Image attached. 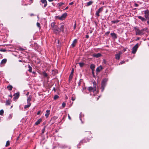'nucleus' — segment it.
<instances>
[{
	"instance_id": "dca6fc26",
	"label": "nucleus",
	"mask_w": 149,
	"mask_h": 149,
	"mask_svg": "<svg viewBox=\"0 0 149 149\" xmlns=\"http://www.w3.org/2000/svg\"><path fill=\"white\" fill-rule=\"evenodd\" d=\"M137 17L138 19H141V20L142 21V22H144L146 20V18H145L142 17L141 16H138Z\"/></svg>"
},
{
	"instance_id": "f3484780",
	"label": "nucleus",
	"mask_w": 149,
	"mask_h": 149,
	"mask_svg": "<svg viewBox=\"0 0 149 149\" xmlns=\"http://www.w3.org/2000/svg\"><path fill=\"white\" fill-rule=\"evenodd\" d=\"M77 43V40L75 39L73 41L72 43L71 44L72 46L74 47L75 46V44Z\"/></svg>"
},
{
	"instance_id": "a18cd8bd",
	"label": "nucleus",
	"mask_w": 149,
	"mask_h": 149,
	"mask_svg": "<svg viewBox=\"0 0 149 149\" xmlns=\"http://www.w3.org/2000/svg\"><path fill=\"white\" fill-rule=\"evenodd\" d=\"M68 119L69 120H71V118L70 117V116L69 114H68Z\"/></svg>"
},
{
	"instance_id": "49530a36",
	"label": "nucleus",
	"mask_w": 149,
	"mask_h": 149,
	"mask_svg": "<svg viewBox=\"0 0 149 149\" xmlns=\"http://www.w3.org/2000/svg\"><path fill=\"white\" fill-rule=\"evenodd\" d=\"M125 61H121V62H120V64H123L125 63Z\"/></svg>"
},
{
	"instance_id": "052dcab7",
	"label": "nucleus",
	"mask_w": 149,
	"mask_h": 149,
	"mask_svg": "<svg viewBox=\"0 0 149 149\" xmlns=\"http://www.w3.org/2000/svg\"><path fill=\"white\" fill-rule=\"evenodd\" d=\"M76 26V24H75V25L74 26V28L75 29Z\"/></svg>"
},
{
	"instance_id": "6e6552de",
	"label": "nucleus",
	"mask_w": 149,
	"mask_h": 149,
	"mask_svg": "<svg viewBox=\"0 0 149 149\" xmlns=\"http://www.w3.org/2000/svg\"><path fill=\"white\" fill-rule=\"evenodd\" d=\"M13 96H14L13 100H15L19 98V92H17L15 93Z\"/></svg>"
},
{
	"instance_id": "680f3d73",
	"label": "nucleus",
	"mask_w": 149,
	"mask_h": 149,
	"mask_svg": "<svg viewBox=\"0 0 149 149\" xmlns=\"http://www.w3.org/2000/svg\"><path fill=\"white\" fill-rule=\"evenodd\" d=\"M19 62H22V60H19Z\"/></svg>"
},
{
	"instance_id": "a19ab883",
	"label": "nucleus",
	"mask_w": 149,
	"mask_h": 149,
	"mask_svg": "<svg viewBox=\"0 0 149 149\" xmlns=\"http://www.w3.org/2000/svg\"><path fill=\"white\" fill-rule=\"evenodd\" d=\"M37 24V26L39 28H40V24L38 22H37V24Z\"/></svg>"
},
{
	"instance_id": "5701e85b",
	"label": "nucleus",
	"mask_w": 149,
	"mask_h": 149,
	"mask_svg": "<svg viewBox=\"0 0 149 149\" xmlns=\"http://www.w3.org/2000/svg\"><path fill=\"white\" fill-rule=\"evenodd\" d=\"M94 91H95L96 89V84L95 82H93Z\"/></svg>"
},
{
	"instance_id": "412c9836",
	"label": "nucleus",
	"mask_w": 149,
	"mask_h": 149,
	"mask_svg": "<svg viewBox=\"0 0 149 149\" xmlns=\"http://www.w3.org/2000/svg\"><path fill=\"white\" fill-rule=\"evenodd\" d=\"M46 113H45V116L46 118H47L50 114V110H47L46 111Z\"/></svg>"
},
{
	"instance_id": "b1692460",
	"label": "nucleus",
	"mask_w": 149,
	"mask_h": 149,
	"mask_svg": "<svg viewBox=\"0 0 149 149\" xmlns=\"http://www.w3.org/2000/svg\"><path fill=\"white\" fill-rule=\"evenodd\" d=\"M59 29H60V31H62L63 32L64 29V25H61L60 28Z\"/></svg>"
},
{
	"instance_id": "c9c22d12",
	"label": "nucleus",
	"mask_w": 149,
	"mask_h": 149,
	"mask_svg": "<svg viewBox=\"0 0 149 149\" xmlns=\"http://www.w3.org/2000/svg\"><path fill=\"white\" fill-rule=\"evenodd\" d=\"M10 145V141H7L6 145V146L7 147Z\"/></svg>"
},
{
	"instance_id": "72a5a7b5",
	"label": "nucleus",
	"mask_w": 149,
	"mask_h": 149,
	"mask_svg": "<svg viewBox=\"0 0 149 149\" xmlns=\"http://www.w3.org/2000/svg\"><path fill=\"white\" fill-rule=\"evenodd\" d=\"M12 116H13V115L12 114H10L9 116H8V119H11L12 117Z\"/></svg>"
},
{
	"instance_id": "f704fd0d",
	"label": "nucleus",
	"mask_w": 149,
	"mask_h": 149,
	"mask_svg": "<svg viewBox=\"0 0 149 149\" xmlns=\"http://www.w3.org/2000/svg\"><path fill=\"white\" fill-rule=\"evenodd\" d=\"M79 66L81 67H83L84 64V63H79Z\"/></svg>"
},
{
	"instance_id": "4c0bfd02",
	"label": "nucleus",
	"mask_w": 149,
	"mask_h": 149,
	"mask_svg": "<svg viewBox=\"0 0 149 149\" xmlns=\"http://www.w3.org/2000/svg\"><path fill=\"white\" fill-rule=\"evenodd\" d=\"M4 113V111L2 109L0 111V115H2Z\"/></svg>"
},
{
	"instance_id": "3c124183",
	"label": "nucleus",
	"mask_w": 149,
	"mask_h": 149,
	"mask_svg": "<svg viewBox=\"0 0 149 149\" xmlns=\"http://www.w3.org/2000/svg\"><path fill=\"white\" fill-rule=\"evenodd\" d=\"M92 70V73L93 75H94V71L95 70Z\"/></svg>"
},
{
	"instance_id": "603ef678",
	"label": "nucleus",
	"mask_w": 149,
	"mask_h": 149,
	"mask_svg": "<svg viewBox=\"0 0 149 149\" xmlns=\"http://www.w3.org/2000/svg\"><path fill=\"white\" fill-rule=\"evenodd\" d=\"M86 38H89V36H88V35H86Z\"/></svg>"
},
{
	"instance_id": "c756f323",
	"label": "nucleus",
	"mask_w": 149,
	"mask_h": 149,
	"mask_svg": "<svg viewBox=\"0 0 149 149\" xmlns=\"http://www.w3.org/2000/svg\"><path fill=\"white\" fill-rule=\"evenodd\" d=\"M31 97L30 96H29V97H28L27 99V101L28 103H30V102L31 100Z\"/></svg>"
},
{
	"instance_id": "1a4fd4ad",
	"label": "nucleus",
	"mask_w": 149,
	"mask_h": 149,
	"mask_svg": "<svg viewBox=\"0 0 149 149\" xmlns=\"http://www.w3.org/2000/svg\"><path fill=\"white\" fill-rule=\"evenodd\" d=\"M134 29L136 35H140V30L138 28L134 27Z\"/></svg>"
},
{
	"instance_id": "a878e982",
	"label": "nucleus",
	"mask_w": 149,
	"mask_h": 149,
	"mask_svg": "<svg viewBox=\"0 0 149 149\" xmlns=\"http://www.w3.org/2000/svg\"><path fill=\"white\" fill-rule=\"evenodd\" d=\"M93 3V1H90L86 3V6H88L91 5Z\"/></svg>"
},
{
	"instance_id": "13d9d810",
	"label": "nucleus",
	"mask_w": 149,
	"mask_h": 149,
	"mask_svg": "<svg viewBox=\"0 0 149 149\" xmlns=\"http://www.w3.org/2000/svg\"><path fill=\"white\" fill-rule=\"evenodd\" d=\"M29 92H28L27 93H26V95L28 96L29 95Z\"/></svg>"
},
{
	"instance_id": "473e14b6",
	"label": "nucleus",
	"mask_w": 149,
	"mask_h": 149,
	"mask_svg": "<svg viewBox=\"0 0 149 149\" xmlns=\"http://www.w3.org/2000/svg\"><path fill=\"white\" fill-rule=\"evenodd\" d=\"M10 101L9 100H7L6 101V105H10Z\"/></svg>"
},
{
	"instance_id": "423d86ee",
	"label": "nucleus",
	"mask_w": 149,
	"mask_h": 149,
	"mask_svg": "<svg viewBox=\"0 0 149 149\" xmlns=\"http://www.w3.org/2000/svg\"><path fill=\"white\" fill-rule=\"evenodd\" d=\"M52 29L55 33H57L60 32V29H59L58 27L56 25Z\"/></svg>"
},
{
	"instance_id": "393cba45",
	"label": "nucleus",
	"mask_w": 149,
	"mask_h": 149,
	"mask_svg": "<svg viewBox=\"0 0 149 149\" xmlns=\"http://www.w3.org/2000/svg\"><path fill=\"white\" fill-rule=\"evenodd\" d=\"M88 90L90 92L93 91L94 92L95 91H94V89L93 87H89L88 88Z\"/></svg>"
},
{
	"instance_id": "7ed1b4c3",
	"label": "nucleus",
	"mask_w": 149,
	"mask_h": 149,
	"mask_svg": "<svg viewBox=\"0 0 149 149\" xmlns=\"http://www.w3.org/2000/svg\"><path fill=\"white\" fill-rule=\"evenodd\" d=\"M67 15V14L66 13H64L61 16H58L56 17V18L60 20H63L64 19Z\"/></svg>"
},
{
	"instance_id": "f03ea898",
	"label": "nucleus",
	"mask_w": 149,
	"mask_h": 149,
	"mask_svg": "<svg viewBox=\"0 0 149 149\" xmlns=\"http://www.w3.org/2000/svg\"><path fill=\"white\" fill-rule=\"evenodd\" d=\"M104 7L102 6L99 8L97 10H96L95 14V16L98 17L100 16V14L101 13L103 10Z\"/></svg>"
},
{
	"instance_id": "8fccbe9b",
	"label": "nucleus",
	"mask_w": 149,
	"mask_h": 149,
	"mask_svg": "<svg viewBox=\"0 0 149 149\" xmlns=\"http://www.w3.org/2000/svg\"><path fill=\"white\" fill-rule=\"evenodd\" d=\"M44 75L45 77H47V74L46 73H44Z\"/></svg>"
},
{
	"instance_id": "0e129e2a",
	"label": "nucleus",
	"mask_w": 149,
	"mask_h": 149,
	"mask_svg": "<svg viewBox=\"0 0 149 149\" xmlns=\"http://www.w3.org/2000/svg\"><path fill=\"white\" fill-rule=\"evenodd\" d=\"M81 116H79V118H80V119L81 120V117H80Z\"/></svg>"
},
{
	"instance_id": "f257e3e1",
	"label": "nucleus",
	"mask_w": 149,
	"mask_h": 149,
	"mask_svg": "<svg viewBox=\"0 0 149 149\" xmlns=\"http://www.w3.org/2000/svg\"><path fill=\"white\" fill-rule=\"evenodd\" d=\"M108 81V79H103L102 82L101 87V89L102 92H103L104 88L107 84V82Z\"/></svg>"
},
{
	"instance_id": "9b49d317",
	"label": "nucleus",
	"mask_w": 149,
	"mask_h": 149,
	"mask_svg": "<svg viewBox=\"0 0 149 149\" xmlns=\"http://www.w3.org/2000/svg\"><path fill=\"white\" fill-rule=\"evenodd\" d=\"M102 56L101 54L100 53H98L97 54H93L92 56L94 57H95L96 58H98Z\"/></svg>"
},
{
	"instance_id": "5fc2aeb1",
	"label": "nucleus",
	"mask_w": 149,
	"mask_h": 149,
	"mask_svg": "<svg viewBox=\"0 0 149 149\" xmlns=\"http://www.w3.org/2000/svg\"><path fill=\"white\" fill-rule=\"evenodd\" d=\"M40 111H38L37 113V114L38 115L40 113Z\"/></svg>"
},
{
	"instance_id": "69168bd1",
	"label": "nucleus",
	"mask_w": 149,
	"mask_h": 149,
	"mask_svg": "<svg viewBox=\"0 0 149 149\" xmlns=\"http://www.w3.org/2000/svg\"><path fill=\"white\" fill-rule=\"evenodd\" d=\"M123 50H124V52H125V51H126V49H124Z\"/></svg>"
},
{
	"instance_id": "39448f33",
	"label": "nucleus",
	"mask_w": 149,
	"mask_h": 149,
	"mask_svg": "<svg viewBox=\"0 0 149 149\" xmlns=\"http://www.w3.org/2000/svg\"><path fill=\"white\" fill-rule=\"evenodd\" d=\"M144 17L146 19H149V10L147 9L144 11Z\"/></svg>"
},
{
	"instance_id": "bf43d9fd",
	"label": "nucleus",
	"mask_w": 149,
	"mask_h": 149,
	"mask_svg": "<svg viewBox=\"0 0 149 149\" xmlns=\"http://www.w3.org/2000/svg\"><path fill=\"white\" fill-rule=\"evenodd\" d=\"M48 0L49 2H50L52 1H53V0Z\"/></svg>"
},
{
	"instance_id": "aec40b11",
	"label": "nucleus",
	"mask_w": 149,
	"mask_h": 149,
	"mask_svg": "<svg viewBox=\"0 0 149 149\" xmlns=\"http://www.w3.org/2000/svg\"><path fill=\"white\" fill-rule=\"evenodd\" d=\"M42 120L41 118H40L38 119L35 123V125H37L39 124L40 122H42Z\"/></svg>"
},
{
	"instance_id": "58836bf2",
	"label": "nucleus",
	"mask_w": 149,
	"mask_h": 149,
	"mask_svg": "<svg viewBox=\"0 0 149 149\" xmlns=\"http://www.w3.org/2000/svg\"><path fill=\"white\" fill-rule=\"evenodd\" d=\"M58 98V96L57 95H56L54 96V100H56L57 98Z\"/></svg>"
},
{
	"instance_id": "bb28decb",
	"label": "nucleus",
	"mask_w": 149,
	"mask_h": 149,
	"mask_svg": "<svg viewBox=\"0 0 149 149\" xmlns=\"http://www.w3.org/2000/svg\"><path fill=\"white\" fill-rule=\"evenodd\" d=\"M28 67L29 68V69L28 70V71L30 72H32V68L30 66V65L29 64L28 65Z\"/></svg>"
},
{
	"instance_id": "cd10ccee",
	"label": "nucleus",
	"mask_w": 149,
	"mask_h": 149,
	"mask_svg": "<svg viewBox=\"0 0 149 149\" xmlns=\"http://www.w3.org/2000/svg\"><path fill=\"white\" fill-rule=\"evenodd\" d=\"M119 20H118V19H116V20H113V21H111V22L113 23H117L118 22H119Z\"/></svg>"
},
{
	"instance_id": "774afa93",
	"label": "nucleus",
	"mask_w": 149,
	"mask_h": 149,
	"mask_svg": "<svg viewBox=\"0 0 149 149\" xmlns=\"http://www.w3.org/2000/svg\"><path fill=\"white\" fill-rule=\"evenodd\" d=\"M33 15V14H31V16H32V15Z\"/></svg>"
},
{
	"instance_id": "9d476101",
	"label": "nucleus",
	"mask_w": 149,
	"mask_h": 149,
	"mask_svg": "<svg viewBox=\"0 0 149 149\" xmlns=\"http://www.w3.org/2000/svg\"><path fill=\"white\" fill-rule=\"evenodd\" d=\"M134 29L136 35H140V30L138 28L134 27Z\"/></svg>"
},
{
	"instance_id": "37998d69",
	"label": "nucleus",
	"mask_w": 149,
	"mask_h": 149,
	"mask_svg": "<svg viewBox=\"0 0 149 149\" xmlns=\"http://www.w3.org/2000/svg\"><path fill=\"white\" fill-rule=\"evenodd\" d=\"M0 51L3 52H5L6 51V50L5 49H0Z\"/></svg>"
},
{
	"instance_id": "ddd939ff",
	"label": "nucleus",
	"mask_w": 149,
	"mask_h": 149,
	"mask_svg": "<svg viewBox=\"0 0 149 149\" xmlns=\"http://www.w3.org/2000/svg\"><path fill=\"white\" fill-rule=\"evenodd\" d=\"M147 30V28H144L141 30H140V35H143L144 34V31H146Z\"/></svg>"
},
{
	"instance_id": "c03bdc74",
	"label": "nucleus",
	"mask_w": 149,
	"mask_h": 149,
	"mask_svg": "<svg viewBox=\"0 0 149 149\" xmlns=\"http://www.w3.org/2000/svg\"><path fill=\"white\" fill-rule=\"evenodd\" d=\"M45 128H43L42 130V134L44 133L45 131Z\"/></svg>"
},
{
	"instance_id": "6ab92c4d",
	"label": "nucleus",
	"mask_w": 149,
	"mask_h": 149,
	"mask_svg": "<svg viewBox=\"0 0 149 149\" xmlns=\"http://www.w3.org/2000/svg\"><path fill=\"white\" fill-rule=\"evenodd\" d=\"M88 140L87 139H83V140L82 141H80V143H79V144L78 145H77V147L78 148V146L80 145V144L81 143V142H88Z\"/></svg>"
},
{
	"instance_id": "a211bd4d",
	"label": "nucleus",
	"mask_w": 149,
	"mask_h": 149,
	"mask_svg": "<svg viewBox=\"0 0 149 149\" xmlns=\"http://www.w3.org/2000/svg\"><path fill=\"white\" fill-rule=\"evenodd\" d=\"M7 61V60L6 59H3L1 62V64L4 65L6 63Z\"/></svg>"
},
{
	"instance_id": "4be33fe9",
	"label": "nucleus",
	"mask_w": 149,
	"mask_h": 149,
	"mask_svg": "<svg viewBox=\"0 0 149 149\" xmlns=\"http://www.w3.org/2000/svg\"><path fill=\"white\" fill-rule=\"evenodd\" d=\"M90 67L92 70H95V65L94 64H92L91 65Z\"/></svg>"
},
{
	"instance_id": "e2e57ef3",
	"label": "nucleus",
	"mask_w": 149,
	"mask_h": 149,
	"mask_svg": "<svg viewBox=\"0 0 149 149\" xmlns=\"http://www.w3.org/2000/svg\"><path fill=\"white\" fill-rule=\"evenodd\" d=\"M88 133H89V134H91V132H88Z\"/></svg>"
},
{
	"instance_id": "4468645a",
	"label": "nucleus",
	"mask_w": 149,
	"mask_h": 149,
	"mask_svg": "<svg viewBox=\"0 0 149 149\" xmlns=\"http://www.w3.org/2000/svg\"><path fill=\"white\" fill-rule=\"evenodd\" d=\"M102 69L103 68L102 66L101 65H100L96 69V71L97 72H100Z\"/></svg>"
},
{
	"instance_id": "c85d7f7f",
	"label": "nucleus",
	"mask_w": 149,
	"mask_h": 149,
	"mask_svg": "<svg viewBox=\"0 0 149 149\" xmlns=\"http://www.w3.org/2000/svg\"><path fill=\"white\" fill-rule=\"evenodd\" d=\"M7 88L9 91H11L13 87L11 85H9L7 86Z\"/></svg>"
},
{
	"instance_id": "09e8293b",
	"label": "nucleus",
	"mask_w": 149,
	"mask_h": 149,
	"mask_svg": "<svg viewBox=\"0 0 149 149\" xmlns=\"http://www.w3.org/2000/svg\"><path fill=\"white\" fill-rule=\"evenodd\" d=\"M73 4H74L73 2H71V3H69V5H73Z\"/></svg>"
},
{
	"instance_id": "79ce46f5",
	"label": "nucleus",
	"mask_w": 149,
	"mask_h": 149,
	"mask_svg": "<svg viewBox=\"0 0 149 149\" xmlns=\"http://www.w3.org/2000/svg\"><path fill=\"white\" fill-rule=\"evenodd\" d=\"M75 99V97H74V96H72V100L74 101Z\"/></svg>"
},
{
	"instance_id": "338daca9",
	"label": "nucleus",
	"mask_w": 149,
	"mask_h": 149,
	"mask_svg": "<svg viewBox=\"0 0 149 149\" xmlns=\"http://www.w3.org/2000/svg\"><path fill=\"white\" fill-rule=\"evenodd\" d=\"M147 23L148 24H149V21H147Z\"/></svg>"
},
{
	"instance_id": "0eeeda50",
	"label": "nucleus",
	"mask_w": 149,
	"mask_h": 149,
	"mask_svg": "<svg viewBox=\"0 0 149 149\" xmlns=\"http://www.w3.org/2000/svg\"><path fill=\"white\" fill-rule=\"evenodd\" d=\"M122 53L121 51H119L118 53V54H115V58L117 60H119L120 59V56L121 54H122Z\"/></svg>"
},
{
	"instance_id": "de8ad7c7",
	"label": "nucleus",
	"mask_w": 149,
	"mask_h": 149,
	"mask_svg": "<svg viewBox=\"0 0 149 149\" xmlns=\"http://www.w3.org/2000/svg\"><path fill=\"white\" fill-rule=\"evenodd\" d=\"M134 6L135 7H138L139 6V5L137 3H135L134 4Z\"/></svg>"
},
{
	"instance_id": "2f4dec72",
	"label": "nucleus",
	"mask_w": 149,
	"mask_h": 149,
	"mask_svg": "<svg viewBox=\"0 0 149 149\" xmlns=\"http://www.w3.org/2000/svg\"><path fill=\"white\" fill-rule=\"evenodd\" d=\"M51 27L52 28V29L56 25H55V22H53L51 23Z\"/></svg>"
},
{
	"instance_id": "f8f14e48",
	"label": "nucleus",
	"mask_w": 149,
	"mask_h": 149,
	"mask_svg": "<svg viewBox=\"0 0 149 149\" xmlns=\"http://www.w3.org/2000/svg\"><path fill=\"white\" fill-rule=\"evenodd\" d=\"M41 1L42 3L44 4L43 8L45 7L47 5V3L46 0H41Z\"/></svg>"
},
{
	"instance_id": "7c9ffc66",
	"label": "nucleus",
	"mask_w": 149,
	"mask_h": 149,
	"mask_svg": "<svg viewBox=\"0 0 149 149\" xmlns=\"http://www.w3.org/2000/svg\"><path fill=\"white\" fill-rule=\"evenodd\" d=\"M28 104L27 105H26L24 106V108L26 109L27 108H28L30 107L31 105V104L30 103H28Z\"/></svg>"
},
{
	"instance_id": "ea45409f",
	"label": "nucleus",
	"mask_w": 149,
	"mask_h": 149,
	"mask_svg": "<svg viewBox=\"0 0 149 149\" xmlns=\"http://www.w3.org/2000/svg\"><path fill=\"white\" fill-rule=\"evenodd\" d=\"M65 105H66V104L64 102H63L62 104V107H63V108H64L65 107Z\"/></svg>"
},
{
	"instance_id": "4d7b16f0",
	"label": "nucleus",
	"mask_w": 149,
	"mask_h": 149,
	"mask_svg": "<svg viewBox=\"0 0 149 149\" xmlns=\"http://www.w3.org/2000/svg\"><path fill=\"white\" fill-rule=\"evenodd\" d=\"M68 8V6H67V7H66L65 9H64V10H67Z\"/></svg>"
},
{
	"instance_id": "2eb2a0df",
	"label": "nucleus",
	"mask_w": 149,
	"mask_h": 149,
	"mask_svg": "<svg viewBox=\"0 0 149 149\" xmlns=\"http://www.w3.org/2000/svg\"><path fill=\"white\" fill-rule=\"evenodd\" d=\"M111 35L113 39H116L117 38V36L116 33H111Z\"/></svg>"
},
{
	"instance_id": "864d4df0",
	"label": "nucleus",
	"mask_w": 149,
	"mask_h": 149,
	"mask_svg": "<svg viewBox=\"0 0 149 149\" xmlns=\"http://www.w3.org/2000/svg\"><path fill=\"white\" fill-rule=\"evenodd\" d=\"M110 33L109 31H107L106 33V34H107L108 35Z\"/></svg>"
},
{
	"instance_id": "6e6d98bb",
	"label": "nucleus",
	"mask_w": 149,
	"mask_h": 149,
	"mask_svg": "<svg viewBox=\"0 0 149 149\" xmlns=\"http://www.w3.org/2000/svg\"><path fill=\"white\" fill-rule=\"evenodd\" d=\"M72 76H73L72 74V75H71V74H70V76L69 77V78H71V79L72 78Z\"/></svg>"
},
{
	"instance_id": "20e7f679",
	"label": "nucleus",
	"mask_w": 149,
	"mask_h": 149,
	"mask_svg": "<svg viewBox=\"0 0 149 149\" xmlns=\"http://www.w3.org/2000/svg\"><path fill=\"white\" fill-rule=\"evenodd\" d=\"M139 44L137 43L132 48V53L133 54H135L136 53Z\"/></svg>"
},
{
	"instance_id": "e433bc0d",
	"label": "nucleus",
	"mask_w": 149,
	"mask_h": 149,
	"mask_svg": "<svg viewBox=\"0 0 149 149\" xmlns=\"http://www.w3.org/2000/svg\"><path fill=\"white\" fill-rule=\"evenodd\" d=\"M64 4H65L64 3H62V2L59 3L58 4V6H62V5H64Z\"/></svg>"
}]
</instances>
